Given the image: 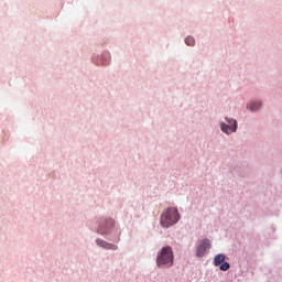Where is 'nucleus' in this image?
<instances>
[{
	"instance_id": "f257e3e1",
	"label": "nucleus",
	"mask_w": 282,
	"mask_h": 282,
	"mask_svg": "<svg viewBox=\"0 0 282 282\" xmlns=\"http://www.w3.org/2000/svg\"><path fill=\"white\" fill-rule=\"evenodd\" d=\"M175 262V256L173 253V248L170 246L163 247L156 254V265L159 268H173Z\"/></svg>"
},
{
	"instance_id": "f03ea898",
	"label": "nucleus",
	"mask_w": 282,
	"mask_h": 282,
	"mask_svg": "<svg viewBox=\"0 0 282 282\" xmlns=\"http://www.w3.org/2000/svg\"><path fill=\"white\" fill-rule=\"evenodd\" d=\"M180 219L181 216L177 207H169L162 213L160 224L163 228H171V226H175Z\"/></svg>"
},
{
	"instance_id": "7ed1b4c3",
	"label": "nucleus",
	"mask_w": 282,
	"mask_h": 282,
	"mask_svg": "<svg viewBox=\"0 0 282 282\" xmlns=\"http://www.w3.org/2000/svg\"><path fill=\"white\" fill-rule=\"evenodd\" d=\"M226 121L228 124L221 123L220 129L224 133L230 135V133H235V131H237V120L226 118Z\"/></svg>"
},
{
	"instance_id": "20e7f679",
	"label": "nucleus",
	"mask_w": 282,
	"mask_h": 282,
	"mask_svg": "<svg viewBox=\"0 0 282 282\" xmlns=\"http://www.w3.org/2000/svg\"><path fill=\"white\" fill-rule=\"evenodd\" d=\"M210 248V241L208 238L202 240V242L196 247V257H206V250Z\"/></svg>"
},
{
	"instance_id": "39448f33",
	"label": "nucleus",
	"mask_w": 282,
	"mask_h": 282,
	"mask_svg": "<svg viewBox=\"0 0 282 282\" xmlns=\"http://www.w3.org/2000/svg\"><path fill=\"white\" fill-rule=\"evenodd\" d=\"M96 243H97V246H99V248H105V250H118L117 245L109 243L102 239H97Z\"/></svg>"
},
{
	"instance_id": "423d86ee",
	"label": "nucleus",
	"mask_w": 282,
	"mask_h": 282,
	"mask_svg": "<svg viewBox=\"0 0 282 282\" xmlns=\"http://www.w3.org/2000/svg\"><path fill=\"white\" fill-rule=\"evenodd\" d=\"M224 261H226V256L223 253L217 254L214 258V265L219 267V265H221V263H224Z\"/></svg>"
},
{
	"instance_id": "0eeeda50",
	"label": "nucleus",
	"mask_w": 282,
	"mask_h": 282,
	"mask_svg": "<svg viewBox=\"0 0 282 282\" xmlns=\"http://www.w3.org/2000/svg\"><path fill=\"white\" fill-rule=\"evenodd\" d=\"M248 109H249L250 111H258V109H261V102H259V101L251 102V104L248 106Z\"/></svg>"
},
{
	"instance_id": "6e6552de",
	"label": "nucleus",
	"mask_w": 282,
	"mask_h": 282,
	"mask_svg": "<svg viewBox=\"0 0 282 282\" xmlns=\"http://www.w3.org/2000/svg\"><path fill=\"white\" fill-rule=\"evenodd\" d=\"M219 270H221L223 272H228V270H230V263L223 262L219 267Z\"/></svg>"
},
{
	"instance_id": "1a4fd4ad",
	"label": "nucleus",
	"mask_w": 282,
	"mask_h": 282,
	"mask_svg": "<svg viewBox=\"0 0 282 282\" xmlns=\"http://www.w3.org/2000/svg\"><path fill=\"white\" fill-rule=\"evenodd\" d=\"M185 43H186V45H189V46L193 47V45H195V37H193V36H187V37L185 39Z\"/></svg>"
}]
</instances>
